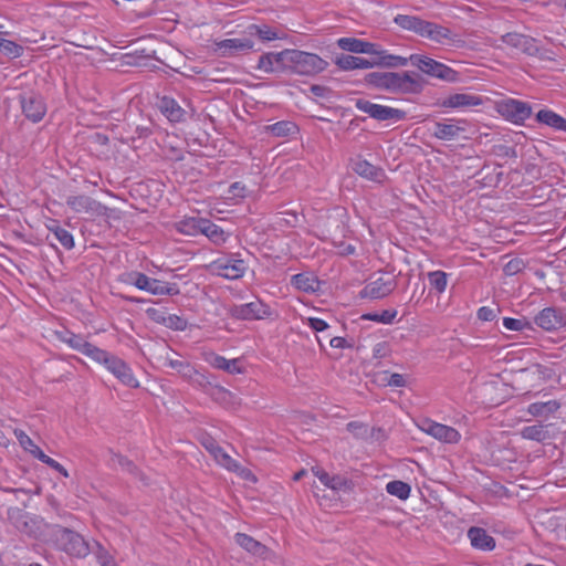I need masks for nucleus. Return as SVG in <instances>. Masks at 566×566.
<instances>
[{
	"label": "nucleus",
	"instance_id": "nucleus-12",
	"mask_svg": "<svg viewBox=\"0 0 566 566\" xmlns=\"http://www.w3.org/2000/svg\"><path fill=\"white\" fill-rule=\"evenodd\" d=\"M501 41L509 45L510 48L515 49L530 56H535L539 52V49L536 45V40L523 33H505L501 36Z\"/></svg>",
	"mask_w": 566,
	"mask_h": 566
},
{
	"label": "nucleus",
	"instance_id": "nucleus-62",
	"mask_svg": "<svg viewBox=\"0 0 566 566\" xmlns=\"http://www.w3.org/2000/svg\"><path fill=\"white\" fill-rule=\"evenodd\" d=\"M245 187L241 185L240 182H234L229 188V193H231L233 197H244Z\"/></svg>",
	"mask_w": 566,
	"mask_h": 566
},
{
	"label": "nucleus",
	"instance_id": "nucleus-17",
	"mask_svg": "<svg viewBox=\"0 0 566 566\" xmlns=\"http://www.w3.org/2000/svg\"><path fill=\"white\" fill-rule=\"evenodd\" d=\"M535 323L545 331H555L566 325V315L556 308L546 307L535 317Z\"/></svg>",
	"mask_w": 566,
	"mask_h": 566
},
{
	"label": "nucleus",
	"instance_id": "nucleus-16",
	"mask_svg": "<svg viewBox=\"0 0 566 566\" xmlns=\"http://www.w3.org/2000/svg\"><path fill=\"white\" fill-rule=\"evenodd\" d=\"M22 112L33 123L40 122L46 113V106L41 96L24 94L21 96Z\"/></svg>",
	"mask_w": 566,
	"mask_h": 566
},
{
	"label": "nucleus",
	"instance_id": "nucleus-11",
	"mask_svg": "<svg viewBox=\"0 0 566 566\" xmlns=\"http://www.w3.org/2000/svg\"><path fill=\"white\" fill-rule=\"evenodd\" d=\"M419 428L443 443H458L461 438L457 429L429 419L423 420Z\"/></svg>",
	"mask_w": 566,
	"mask_h": 566
},
{
	"label": "nucleus",
	"instance_id": "nucleus-3",
	"mask_svg": "<svg viewBox=\"0 0 566 566\" xmlns=\"http://www.w3.org/2000/svg\"><path fill=\"white\" fill-rule=\"evenodd\" d=\"M410 63L416 66L420 72L449 83L459 81V72L449 67L448 65L438 62L429 56L421 54H411L409 56Z\"/></svg>",
	"mask_w": 566,
	"mask_h": 566
},
{
	"label": "nucleus",
	"instance_id": "nucleus-52",
	"mask_svg": "<svg viewBox=\"0 0 566 566\" xmlns=\"http://www.w3.org/2000/svg\"><path fill=\"white\" fill-rule=\"evenodd\" d=\"M525 264L522 259L515 258L510 260L503 268L504 274L507 276L515 275L524 269Z\"/></svg>",
	"mask_w": 566,
	"mask_h": 566
},
{
	"label": "nucleus",
	"instance_id": "nucleus-53",
	"mask_svg": "<svg viewBox=\"0 0 566 566\" xmlns=\"http://www.w3.org/2000/svg\"><path fill=\"white\" fill-rule=\"evenodd\" d=\"M41 462L48 464L50 468L54 469L55 471H57L59 473L63 474L64 476H69V473L67 471L65 470V468L60 464L57 461H55L54 459L50 458L49 455H46L44 452H39V459Z\"/></svg>",
	"mask_w": 566,
	"mask_h": 566
},
{
	"label": "nucleus",
	"instance_id": "nucleus-47",
	"mask_svg": "<svg viewBox=\"0 0 566 566\" xmlns=\"http://www.w3.org/2000/svg\"><path fill=\"white\" fill-rule=\"evenodd\" d=\"M429 282L439 293L447 287V274L442 271H433L428 274Z\"/></svg>",
	"mask_w": 566,
	"mask_h": 566
},
{
	"label": "nucleus",
	"instance_id": "nucleus-10",
	"mask_svg": "<svg viewBox=\"0 0 566 566\" xmlns=\"http://www.w3.org/2000/svg\"><path fill=\"white\" fill-rule=\"evenodd\" d=\"M312 471L325 486L334 492L352 493L355 491L354 481L346 474H329L321 468H313Z\"/></svg>",
	"mask_w": 566,
	"mask_h": 566
},
{
	"label": "nucleus",
	"instance_id": "nucleus-19",
	"mask_svg": "<svg viewBox=\"0 0 566 566\" xmlns=\"http://www.w3.org/2000/svg\"><path fill=\"white\" fill-rule=\"evenodd\" d=\"M352 168L357 175L371 181L382 182L386 178L382 168L376 167L360 157L352 160Z\"/></svg>",
	"mask_w": 566,
	"mask_h": 566
},
{
	"label": "nucleus",
	"instance_id": "nucleus-60",
	"mask_svg": "<svg viewBox=\"0 0 566 566\" xmlns=\"http://www.w3.org/2000/svg\"><path fill=\"white\" fill-rule=\"evenodd\" d=\"M387 385L392 387H403L406 386V380L400 374H391L387 379Z\"/></svg>",
	"mask_w": 566,
	"mask_h": 566
},
{
	"label": "nucleus",
	"instance_id": "nucleus-24",
	"mask_svg": "<svg viewBox=\"0 0 566 566\" xmlns=\"http://www.w3.org/2000/svg\"><path fill=\"white\" fill-rule=\"evenodd\" d=\"M285 54V50L281 52H268L260 56L259 63L256 65L258 70L264 71L266 73H273L276 71L285 72L286 71V61L281 60V57Z\"/></svg>",
	"mask_w": 566,
	"mask_h": 566
},
{
	"label": "nucleus",
	"instance_id": "nucleus-51",
	"mask_svg": "<svg viewBox=\"0 0 566 566\" xmlns=\"http://www.w3.org/2000/svg\"><path fill=\"white\" fill-rule=\"evenodd\" d=\"M96 558L101 566H117L116 560L108 551H106L103 546L98 544V549L96 552Z\"/></svg>",
	"mask_w": 566,
	"mask_h": 566
},
{
	"label": "nucleus",
	"instance_id": "nucleus-14",
	"mask_svg": "<svg viewBox=\"0 0 566 566\" xmlns=\"http://www.w3.org/2000/svg\"><path fill=\"white\" fill-rule=\"evenodd\" d=\"M98 363H104L108 370L116 376L123 384L137 387L138 381L133 376L130 368L119 358L109 355L105 352V358L97 360Z\"/></svg>",
	"mask_w": 566,
	"mask_h": 566
},
{
	"label": "nucleus",
	"instance_id": "nucleus-27",
	"mask_svg": "<svg viewBox=\"0 0 566 566\" xmlns=\"http://www.w3.org/2000/svg\"><path fill=\"white\" fill-rule=\"evenodd\" d=\"M482 104L481 96L467 94V93H457L450 95L447 99L442 102L443 107L450 108H463V107H473Z\"/></svg>",
	"mask_w": 566,
	"mask_h": 566
},
{
	"label": "nucleus",
	"instance_id": "nucleus-1",
	"mask_svg": "<svg viewBox=\"0 0 566 566\" xmlns=\"http://www.w3.org/2000/svg\"><path fill=\"white\" fill-rule=\"evenodd\" d=\"M366 82L394 94H420L426 81L413 72H373Z\"/></svg>",
	"mask_w": 566,
	"mask_h": 566
},
{
	"label": "nucleus",
	"instance_id": "nucleus-35",
	"mask_svg": "<svg viewBox=\"0 0 566 566\" xmlns=\"http://www.w3.org/2000/svg\"><path fill=\"white\" fill-rule=\"evenodd\" d=\"M208 361L212 367L224 370L229 374H241L243 371L239 366L238 359H227L222 356L212 354Z\"/></svg>",
	"mask_w": 566,
	"mask_h": 566
},
{
	"label": "nucleus",
	"instance_id": "nucleus-49",
	"mask_svg": "<svg viewBox=\"0 0 566 566\" xmlns=\"http://www.w3.org/2000/svg\"><path fill=\"white\" fill-rule=\"evenodd\" d=\"M161 322L166 327L175 331H184L187 327V322L177 315H167L161 317Z\"/></svg>",
	"mask_w": 566,
	"mask_h": 566
},
{
	"label": "nucleus",
	"instance_id": "nucleus-9",
	"mask_svg": "<svg viewBox=\"0 0 566 566\" xmlns=\"http://www.w3.org/2000/svg\"><path fill=\"white\" fill-rule=\"evenodd\" d=\"M62 549L74 557H85L90 553V546L78 533L63 530L59 537Z\"/></svg>",
	"mask_w": 566,
	"mask_h": 566
},
{
	"label": "nucleus",
	"instance_id": "nucleus-32",
	"mask_svg": "<svg viewBox=\"0 0 566 566\" xmlns=\"http://www.w3.org/2000/svg\"><path fill=\"white\" fill-rule=\"evenodd\" d=\"M235 543L250 554L262 556L266 552V547L259 541L248 534L237 533L234 535Z\"/></svg>",
	"mask_w": 566,
	"mask_h": 566
},
{
	"label": "nucleus",
	"instance_id": "nucleus-42",
	"mask_svg": "<svg viewBox=\"0 0 566 566\" xmlns=\"http://www.w3.org/2000/svg\"><path fill=\"white\" fill-rule=\"evenodd\" d=\"M202 222V218H188L178 223V230L187 235H196L201 232Z\"/></svg>",
	"mask_w": 566,
	"mask_h": 566
},
{
	"label": "nucleus",
	"instance_id": "nucleus-20",
	"mask_svg": "<svg viewBox=\"0 0 566 566\" xmlns=\"http://www.w3.org/2000/svg\"><path fill=\"white\" fill-rule=\"evenodd\" d=\"M253 41L247 38L226 39L216 43L217 50L222 56H231L240 52H248L253 49Z\"/></svg>",
	"mask_w": 566,
	"mask_h": 566
},
{
	"label": "nucleus",
	"instance_id": "nucleus-43",
	"mask_svg": "<svg viewBox=\"0 0 566 566\" xmlns=\"http://www.w3.org/2000/svg\"><path fill=\"white\" fill-rule=\"evenodd\" d=\"M248 31H249V34H251V35L255 34L263 41H273L276 39H281L279 33L274 29H272L268 25L251 24L248 28Z\"/></svg>",
	"mask_w": 566,
	"mask_h": 566
},
{
	"label": "nucleus",
	"instance_id": "nucleus-36",
	"mask_svg": "<svg viewBox=\"0 0 566 566\" xmlns=\"http://www.w3.org/2000/svg\"><path fill=\"white\" fill-rule=\"evenodd\" d=\"M347 430L358 439H368L374 437L375 433H381V429H369V427L360 421H350L346 426Z\"/></svg>",
	"mask_w": 566,
	"mask_h": 566
},
{
	"label": "nucleus",
	"instance_id": "nucleus-41",
	"mask_svg": "<svg viewBox=\"0 0 566 566\" xmlns=\"http://www.w3.org/2000/svg\"><path fill=\"white\" fill-rule=\"evenodd\" d=\"M13 433L20 446L34 458L39 459V452L43 451L33 442V440L21 429H14Z\"/></svg>",
	"mask_w": 566,
	"mask_h": 566
},
{
	"label": "nucleus",
	"instance_id": "nucleus-56",
	"mask_svg": "<svg viewBox=\"0 0 566 566\" xmlns=\"http://www.w3.org/2000/svg\"><path fill=\"white\" fill-rule=\"evenodd\" d=\"M339 502L340 497H319L318 505L334 512L339 506Z\"/></svg>",
	"mask_w": 566,
	"mask_h": 566
},
{
	"label": "nucleus",
	"instance_id": "nucleus-29",
	"mask_svg": "<svg viewBox=\"0 0 566 566\" xmlns=\"http://www.w3.org/2000/svg\"><path fill=\"white\" fill-rule=\"evenodd\" d=\"M336 65L345 71L356 70V69H370L377 65V61H370L364 57L353 56V55H340L336 59Z\"/></svg>",
	"mask_w": 566,
	"mask_h": 566
},
{
	"label": "nucleus",
	"instance_id": "nucleus-15",
	"mask_svg": "<svg viewBox=\"0 0 566 566\" xmlns=\"http://www.w3.org/2000/svg\"><path fill=\"white\" fill-rule=\"evenodd\" d=\"M231 315L239 319H262L270 315V307L256 300L231 308Z\"/></svg>",
	"mask_w": 566,
	"mask_h": 566
},
{
	"label": "nucleus",
	"instance_id": "nucleus-22",
	"mask_svg": "<svg viewBox=\"0 0 566 566\" xmlns=\"http://www.w3.org/2000/svg\"><path fill=\"white\" fill-rule=\"evenodd\" d=\"M201 444L220 465L228 470H235L238 468L235 461L211 437L203 438Z\"/></svg>",
	"mask_w": 566,
	"mask_h": 566
},
{
	"label": "nucleus",
	"instance_id": "nucleus-45",
	"mask_svg": "<svg viewBox=\"0 0 566 566\" xmlns=\"http://www.w3.org/2000/svg\"><path fill=\"white\" fill-rule=\"evenodd\" d=\"M397 316V311L395 310H385L380 314L377 313H367L361 316L363 319L374 321L382 324H391L395 317Z\"/></svg>",
	"mask_w": 566,
	"mask_h": 566
},
{
	"label": "nucleus",
	"instance_id": "nucleus-7",
	"mask_svg": "<svg viewBox=\"0 0 566 566\" xmlns=\"http://www.w3.org/2000/svg\"><path fill=\"white\" fill-rule=\"evenodd\" d=\"M54 335L59 340L67 344L71 348L86 355L93 360L105 358V350L86 342L81 335H76L65 328L55 331Z\"/></svg>",
	"mask_w": 566,
	"mask_h": 566
},
{
	"label": "nucleus",
	"instance_id": "nucleus-34",
	"mask_svg": "<svg viewBox=\"0 0 566 566\" xmlns=\"http://www.w3.org/2000/svg\"><path fill=\"white\" fill-rule=\"evenodd\" d=\"M464 128L455 124H446L437 122L434 123V130L432 135L441 140H453L455 139Z\"/></svg>",
	"mask_w": 566,
	"mask_h": 566
},
{
	"label": "nucleus",
	"instance_id": "nucleus-50",
	"mask_svg": "<svg viewBox=\"0 0 566 566\" xmlns=\"http://www.w3.org/2000/svg\"><path fill=\"white\" fill-rule=\"evenodd\" d=\"M0 51L9 57H19L23 53V48L13 41L6 40Z\"/></svg>",
	"mask_w": 566,
	"mask_h": 566
},
{
	"label": "nucleus",
	"instance_id": "nucleus-59",
	"mask_svg": "<svg viewBox=\"0 0 566 566\" xmlns=\"http://www.w3.org/2000/svg\"><path fill=\"white\" fill-rule=\"evenodd\" d=\"M308 325L316 332H323L328 328V324L325 321L316 317L308 318Z\"/></svg>",
	"mask_w": 566,
	"mask_h": 566
},
{
	"label": "nucleus",
	"instance_id": "nucleus-38",
	"mask_svg": "<svg viewBox=\"0 0 566 566\" xmlns=\"http://www.w3.org/2000/svg\"><path fill=\"white\" fill-rule=\"evenodd\" d=\"M266 132L276 137H285L296 133L297 126L295 123L290 120L277 122L273 125L265 127Z\"/></svg>",
	"mask_w": 566,
	"mask_h": 566
},
{
	"label": "nucleus",
	"instance_id": "nucleus-48",
	"mask_svg": "<svg viewBox=\"0 0 566 566\" xmlns=\"http://www.w3.org/2000/svg\"><path fill=\"white\" fill-rule=\"evenodd\" d=\"M386 490L390 495H409L411 488L402 481H391L386 485Z\"/></svg>",
	"mask_w": 566,
	"mask_h": 566
},
{
	"label": "nucleus",
	"instance_id": "nucleus-23",
	"mask_svg": "<svg viewBox=\"0 0 566 566\" xmlns=\"http://www.w3.org/2000/svg\"><path fill=\"white\" fill-rule=\"evenodd\" d=\"M213 270L222 277L235 280L243 276L245 265L242 260L217 261L213 264Z\"/></svg>",
	"mask_w": 566,
	"mask_h": 566
},
{
	"label": "nucleus",
	"instance_id": "nucleus-64",
	"mask_svg": "<svg viewBox=\"0 0 566 566\" xmlns=\"http://www.w3.org/2000/svg\"><path fill=\"white\" fill-rule=\"evenodd\" d=\"M234 471H238L240 476L244 480L252 481V482L256 481V478L254 476V474L248 469L240 468L238 465V468Z\"/></svg>",
	"mask_w": 566,
	"mask_h": 566
},
{
	"label": "nucleus",
	"instance_id": "nucleus-28",
	"mask_svg": "<svg viewBox=\"0 0 566 566\" xmlns=\"http://www.w3.org/2000/svg\"><path fill=\"white\" fill-rule=\"evenodd\" d=\"M395 23L399 25L401 29L413 31L415 33L419 34L420 36L424 35L428 21L422 20L415 15H408V14H398L394 19Z\"/></svg>",
	"mask_w": 566,
	"mask_h": 566
},
{
	"label": "nucleus",
	"instance_id": "nucleus-2",
	"mask_svg": "<svg viewBox=\"0 0 566 566\" xmlns=\"http://www.w3.org/2000/svg\"><path fill=\"white\" fill-rule=\"evenodd\" d=\"M281 60L286 61V71L300 75L312 76L326 70L328 63L314 53L285 49Z\"/></svg>",
	"mask_w": 566,
	"mask_h": 566
},
{
	"label": "nucleus",
	"instance_id": "nucleus-30",
	"mask_svg": "<svg viewBox=\"0 0 566 566\" xmlns=\"http://www.w3.org/2000/svg\"><path fill=\"white\" fill-rule=\"evenodd\" d=\"M291 284L295 286V289L306 293L316 292L319 287V281L310 272L293 275L291 277Z\"/></svg>",
	"mask_w": 566,
	"mask_h": 566
},
{
	"label": "nucleus",
	"instance_id": "nucleus-25",
	"mask_svg": "<svg viewBox=\"0 0 566 566\" xmlns=\"http://www.w3.org/2000/svg\"><path fill=\"white\" fill-rule=\"evenodd\" d=\"M423 36L440 44H443L446 43V41H449L454 45L459 46V44L462 43V41L458 39L457 35L452 34V32L448 28L429 21L427 23Z\"/></svg>",
	"mask_w": 566,
	"mask_h": 566
},
{
	"label": "nucleus",
	"instance_id": "nucleus-58",
	"mask_svg": "<svg viewBox=\"0 0 566 566\" xmlns=\"http://www.w3.org/2000/svg\"><path fill=\"white\" fill-rule=\"evenodd\" d=\"M495 316H496L495 312L492 308L486 307V306H483L478 311V317L481 321L490 322V321H493L495 318Z\"/></svg>",
	"mask_w": 566,
	"mask_h": 566
},
{
	"label": "nucleus",
	"instance_id": "nucleus-46",
	"mask_svg": "<svg viewBox=\"0 0 566 566\" xmlns=\"http://www.w3.org/2000/svg\"><path fill=\"white\" fill-rule=\"evenodd\" d=\"M410 62L409 57H402L398 55H391V54H382L381 59L377 61V65H384L387 67H397V66H406Z\"/></svg>",
	"mask_w": 566,
	"mask_h": 566
},
{
	"label": "nucleus",
	"instance_id": "nucleus-57",
	"mask_svg": "<svg viewBox=\"0 0 566 566\" xmlns=\"http://www.w3.org/2000/svg\"><path fill=\"white\" fill-rule=\"evenodd\" d=\"M310 91L314 96L319 98H328L332 94L331 88L318 84L311 85Z\"/></svg>",
	"mask_w": 566,
	"mask_h": 566
},
{
	"label": "nucleus",
	"instance_id": "nucleus-61",
	"mask_svg": "<svg viewBox=\"0 0 566 566\" xmlns=\"http://www.w3.org/2000/svg\"><path fill=\"white\" fill-rule=\"evenodd\" d=\"M374 357L376 358H382V357H386L387 354H388V345L387 343L382 342V343H378L375 347H374Z\"/></svg>",
	"mask_w": 566,
	"mask_h": 566
},
{
	"label": "nucleus",
	"instance_id": "nucleus-55",
	"mask_svg": "<svg viewBox=\"0 0 566 566\" xmlns=\"http://www.w3.org/2000/svg\"><path fill=\"white\" fill-rule=\"evenodd\" d=\"M112 460L114 463H117L123 470H126L128 472H135L136 470L135 464L129 459L123 457L122 454H114Z\"/></svg>",
	"mask_w": 566,
	"mask_h": 566
},
{
	"label": "nucleus",
	"instance_id": "nucleus-44",
	"mask_svg": "<svg viewBox=\"0 0 566 566\" xmlns=\"http://www.w3.org/2000/svg\"><path fill=\"white\" fill-rule=\"evenodd\" d=\"M337 44L344 51L361 53L364 51L365 41L355 38H342L337 41Z\"/></svg>",
	"mask_w": 566,
	"mask_h": 566
},
{
	"label": "nucleus",
	"instance_id": "nucleus-21",
	"mask_svg": "<svg viewBox=\"0 0 566 566\" xmlns=\"http://www.w3.org/2000/svg\"><path fill=\"white\" fill-rule=\"evenodd\" d=\"M468 538L473 548L491 552L495 548V539L482 527L472 526L468 531Z\"/></svg>",
	"mask_w": 566,
	"mask_h": 566
},
{
	"label": "nucleus",
	"instance_id": "nucleus-54",
	"mask_svg": "<svg viewBox=\"0 0 566 566\" xmlns=\"http://www.w3.org/2000/svg\"><path fill=\"white\" fill-rule=\"evenodd\" d=\"M503 325L510 331H523L524 328L530 327V323L527 321L511 317H505L503 319Z\"/></svg>",
	"mask_w": 566,
	"mask_h": 566
},
{
	"label": "nucleus",
	"instance_id": "nucleus-39",
	"mask_svg": "<svg viewBox=\"0 0 566 566\" xmlns=\"http://www.w3.org/2000/svg\"><path fill=\"white\" fill-rule=\"evenodd\" d=\"M200 233L205 234L213 243L217 244H220L226 241L224 231L220 227H218L217 224L212 223L207 219H205V222H202V229Z\"/></svg>",
	"mask_w": 566,
	"mask_h": 566
},
{
	"label": "nucleus",
	"instance_id": "nucleus-37",
	"mask_svg": "<svg viewBox=\"0 0 566 566\" xmlns=\"http://www.w3.org/2000/svg\"><path fill=\"white\" fill-rule=\"evenodd\" d=\"M560 407L556 400L546 402H534L528 406V413L534 417L548 416L555 412Z\"/></svg>",
	"mask_w": 566,
	"mask_h": 566
},
{
	"label": "nucleus",
	"instance_id": "nucleus-18",
	"mask_svg": "<svg viewBox=\"0 0 566 566\" xmlns=\"http://www.w3.org/2000/svg\"><path fill=\"white\" fill-rule=\"evenodd\" d=\"M501 112L504 116L517 124L531 116L532 108L524 102L509 99L501 106Z\"/></svg>",
	"mask_w": 566,
	"mask_h": 566
},
{
	"label": "nucleus",
	"instance_id": "nucleus-6",
	"mask_svg": "<svg viewBox=\"0 0 566 566\" xmlns=\"http://www.w3.org/2000/svg\"><path fill=\"white\" fill-rule=\"evenodd\" d=\"M163 367L174 370L184 379L202 385L205 377L199 375L196 368L177 353L167 352L160 357Z\"/></svg>",
	"mask_w": 566,
	"mask_h": 566
},
{
	"label": "nucleus",
	"instance_id": "nucleus-33",
	"mask_svg": "<svg viewBox=\"0 0 566 566\" xmlns=\"http://www.w3.org/2000/svg\"><path fill=\"white\" fill-rule=\"evenodd\" d=\"M536 119L539 123L545 124V125H547L549 127H553V128L558 129V130L566 132V119L564 117H562L560 115L556 114L553 111L541 109L536 114Z\"/></svg>",
	"mask_w": 566,
	"mask_h": 566
},
{
	"label": "nucleus",
	"instance_id": "nucleus-8",
	"mask_svg": "<svg viewBox=\"0 0 566 566\" xmlns=\"http://www.w3.org/2000/svg\"><path fill=\"white\" fill-rule=\"evenodd\" d=\"M355 105H356L357 109L368 114L370 117H373L374 119H377L379 122H384V120L398 122L406 117L405 111L375 104V103H371V102H369L367 99H363V98L357 99Z\"/></svg>",
	"mask_w": 566,
	"mask_h": 566
},
{
	"label": "nucleus",
	"instance_id": "nucleus-26",
	"mask_svg": "<svg viewBox=\"0 0 566 566\" xmlns=\"http://www.w3.org/2000/svg\"><path fill=\"white\" fill-rule=\"evenodd\" d=\"M158 108L172 123L185 119V109L171 97L163 96L158 102Z\"/></svg>",
	"mask_w": 566,
	"mask_h": 566
},
{
	"label": "nucleus",
	"instance_id": "nucleus-63",
	"mask_svg": "<svg viewBox=\"0 0 566 566\" xmlns=\"http://www.w3.org/2000/svg\"><path fill=\"white\" fill-rule=\"evenodd\" d=\"M361 53L370 54V55H378L381 59V55L384 54L382 51H379L377 49V45L370 42H366L364 44V51Z\"/></svg>",
	"mask_w": 566,
	"mask_h": 566
},
{
	"label": "nucleus",
	"instance_id": "nucleus-13",
	"mask_svg": "<svg viewBox=\"0 0 566 566\" xmlns=\"http://www.w3.org/2000/svg\"><path fill=\"white\" fill-rule=\"evenodd\" d=\"M66 205L77 213H86L88 216H103L105 214L106 207L95 199L85 196H71L66 199Z\"/></svg>",
	"mask_w": 566,
	"mask_h": 566
},
{
	"label": "nucleus",
	"instance_id": "nucleus-40",
	"mask_svg": "<svg viewBox=\"0 0 566 566\" xmlns=\"http://www.w3.org/2000/svg\"><path fill=\"white\" fill-rule=\"evenodd\" d=\"M49 229L52 234L51 240H56L63 248L67 250L74 247L73 235L67 230L61 228L60 226L50 227Z\"/></svg>",
	"mask_w": 566,
	"mask_h": 566
},
{
	"label": "nucleus",
	"instance_id": "nucleus-31",
	"mask_svg": "<svg viewBox=\"0 0 566 566\" xmlns=\"http://www.w3.org/2000/svg\"><path fill=\"white\" fill-rule=\"evenodd\" d=\"M553 424H533L522 429L521 436L527 440H534L537 442H543L553 438V434L549 432V429Z\"/></svg>",
	"mask_w": 566,
	"mask_h": 566
},
{
	"label": "nucleus",
	"instance_id": "nucleus-5",
	"mask_svg": "<svg viewBox=\"0 0 566 566\" xmlns=\"http://www.w3.org/2000/svg\"><path fill=\"white\" fill-rule=\"evenodd\" d=\"M126 282H129L139 290L147 291L154 295H176L179 293L176 284H169L156 279H150L139 272L128 273Z\"/></svg>",
	"mask_w": 566,
	"mask_h": 566
},
{
	"label": "nucleus",
	"instance_id": "nucleus-4",
	"mask_svg": "<svg viewBox=\"0 0 566 566\" xmlns=\"http://www.w3.org/2000/svg\"><path fill=\"white\" fill-rule=\"evenodd\" d=\"M397 286L396 277L386 272L371 274L359 295L363 298L378 300L389 295Z\"/></svg>",
	"mask_w": 566,
	"mask_h": 566
}]
</instances>
